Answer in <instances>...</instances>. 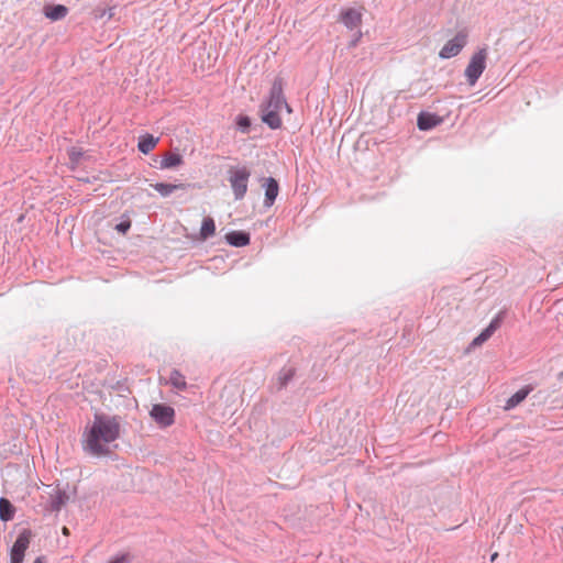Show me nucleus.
Returning a JSON list of instances; mask_svg holds the SVG:
<instances>
[{"mask_svg": "<svg viewBox=\"0 0 563 563\" xmlns=\"http://www.w3.org/2000/svg\"><path fill=\"white\" fill-rule=\"evenodd\" d=\"M121 417L103 412L93 415L92 423L82 434V449L91 456H107L111 454L109 444L120 438Z\"/></svg>", "mask_w": 563, "mask_h": 563, "instance_id": "nucleus-1", "label": "nucleus"}, {"mask_svg": "<svg viewBox=\"0 0 563 563\" xmlns=\"http://www.w3.org/2000/svg\"><path fill=\"white\" fill-rule=\"evenodd\" d=\"M284 107L291 112L283 96V80L277 78L272 85L268 100L261 106L262 121L273 130L279 129L283 123L279 112Z\"/></svg>", "mask_w": 563, "mask_h": 563, "instance_id": "nucleus-2", "label": "nucleus"}, {"mask_svg": "<svg viewBox=\"0 0 563 563\" xmlns=\"http://www.w3.org/2000/svg\"><path fill=\"white\" fill-rule=\"evenodd\" d=\"M487 48L475 52L465 68L464 75L470 86H474L486 68Z\"/></svg>", "mask_w": 563, "mask_h": 563, "instance_id": "nucleus-3", "label": "nucleus"}, {"mask_svg": "<svg viewBox=\"0 0 563 563\" xmlns=\"http://www.w3.org/2000/svg\"><path fill=\"white\" fill-rule=\"evenodd\" d=\"M228 173L229 183L235 199H242L247 191V183L251 176L250 170L246 167H231Z\"/></svg>", "mask_w": 563, "mask_h": 563, "instance_id": "nucleus-4", "label": "nucleus"}, {"mask_svg": "<svg viewBox=\"0 0 563 563\" xmlns=\"http://www.w3.org/2000/svg\"><path fill=\"white\" fill-rule=\"evenodd\" d=\"M32 531L23 529L10 549V563H23L25 552L30 547Z\"/></svg>", "mask_w": 563, "mask_h": 563, "instance_id": "nucleus-5", "label": "nucleus"}, {"mask_svg": "<svg viewBox=\"0 0 563 563\" xmlns=\"http://www.w3.org/2000/svg\"><path fill=\"white\" fill-rule=\"evenodd\" d=\"M175 409L166 404H154L150 417L161 427L167 428L175 422Z\"/></svg>", "mask_w": 563, "mask_h": 563, "instance_id": "nucleus-6", "label": "nucleus"}, {"mask_svg": "<svg viewBox=\"0 0 563 563\" xmlns=\"http://www.w3.org/2000/svg\"><path fill=\"white\" fill-rule=\"evenodd\" d=\"M467 44V33L459 32L453 38L449 40L439 52V56L449 59L457 56Z\"/></svg>", "mask_w": 563, "mask_h": 563, "instance_id": "nucleus-7", "label": "nucleus"}, {"mask_svg": "<svg viewBox=\"0 0 563 563\" xmlns=\"http://www.w3.org/2000/svg\"><path fill=\"white\" fill-rule=\"evenodd\" d=\"M340 21L350 30L356 29L362 24L363 12L354 8L344 9L340 14Z\"/></svg>", "mask_w": 563, "mask_h": 563, "instance_id": "nucleus-8", "label": "nucleus"}, {"mask_svg": "<svg viewBox=\"0 0 563 563\" xmlns=\"http://www.w3.org/2000/svg\"><path fill=\"white\" fill-rule=\"evenodd\" d=\"M534 389L532 385H526L518 391H516L511 397L508 398L505 405L506 410H510L516 408L518 405H520L528 395Z\"/></svg>", "mask_w": 563, "mask_h": 563, "instance_id": "nucleus-9", "label": "nucleus"}, {"mask_svg": "<svg viewBox=\"0 0 563 563\" xmlns=\"http://www.w3.org/2000/svg\"><path fill=\"white\" fill-rule=\"evenodd\" d=\"M69 500V495L64 489L57 488L54 495L49 497V510L53 512H58L60 509L66 506Z\"/></svg>", "mask_w": 563, "mask_h": 563, "instance_id": "nucleus-10", "label": "nucleus"}, {"mask_svg": "<svg viewBox=\"0 0 563 563\" xmlns=\"http://www.w3.org/2000/svg\"><path fill=\"white\" fill-rule=\"evenodd\" d=\"M265 205L272 206L278 196L279 186L275 178L268 177L265 179Z\"/></svg>", "mask_w": 563, "mask_h": 563, "instance_id": "nucleus-11", "label": "nucleus"}, {"mask_svg": "<svg viewBox=\"0 0 563 563\" xmlns=\"http://www.w3.org/2000/svg\"><path fill=\"white\" fill-rule=\"evenodd\" d=\"M441 122V119L432 113L421 112L418 115L417 125L420 130L427 131L437 126Z\"/></svg>", "mask_w": 563, "mask_h": 563, "instance_id": "nucleus-12", "label": "nucleus"}, {"mask_svg": "<svg viewBox=\"0 0 563 563\" xmlns=\"http://www.w3.org/2000/svg\"><path fill=\"white\" fill-rule=\"evenodd\" d=\"M296 374V368L290 365L284 366L277 375V383H276V389L282 390L284 389L288 383L294 378Z\"/></svg>", "mask_w": 563, "mask_h": 563, "instance_id": "nucleus-13", "label": "nucleus"}, {"mask_svg": "<svg viewBox=\"0 0 563 563\" xmlns=\"http://www.w3.org/2000/svg\"><path fill=\"white\" fill-rule=\"evenodd\" d=\"M225 240L232 246L242 247L250 243V235L242 231H232L225 235Z\"/></svg>", "mask_w": 563, "mask_h": 563, "instance_id": "nucleus-14", "label": "nucleus"}, {"mask_svg": "<svg viewBox=\"0 0 563 563\" xmlns=\"http://www.w3.org/2000/svg\"><path fill=\"white\" fill-rule=\"evenodd\" d=\"M68 13V9L63 4L46 5L44 8V14L52 21L64 19Z\"/></svg>", "mask_w": 563, "mask_h": 563, "instance_id": "nucleus-15", "label": "nucleus"}, {"mask_svg": "<svg viewBox=\"0 0 563 563\" xmlns=\"http://www.w3.org/2000/svg\"><path fill=\"white\" fill-rule=\"evenodd\" d=\"M158 141L159 139L152 134H144L139 140L137 148L141 153L148 154L156 147Z\"/></svg>", "mask_w": 563, "mask_h": 563, "instance_id": "nucleus-16", "label": "nucleus"}, {"mask_svg": "<svg viewBox=\"0 0 563 563\" xmlns=\"http://www.w3.org/2000/svg\"><path fill=\"white\" fill-rule=\"evenodd\" d=\"M15 515V507L5 497L0 498V519L3 522L11 521Z\"/></svg>", "mask_w": 563, "mask_h": 563, "instance_id": "nucleus-17", "label": "nucleus"}, {"mask_svg": "<svg viewBox=\"0 0 563 563\" xmlns=\"http://www.w3.org/2000/svg\"><path fill=\"white\" fill-rule=\"evenodd\" d=\"M216 234V223L211 217H206L202 220L199 231V240L206 241Z\"/></svg>", "mask_w": 563, "mask_h": 563, "instance_id": "nucleus-18", "label": "nucleus"}, {"mask_svg": "<svg viewBox=\"0 0 563 563\" xmlns=\"http://www.w3.org/2000/svg\"><path fill=\"white\" fill-rule=\"evenodd\" d=\"M168 383L178 390H185L187 388V383L185 376L178 369H172L169 374Z\"/></svg>", "mask_w": 563, "mask_h": 563, "instance_id": "nucleus-19", "label": "nucleus"}, {"mask_svg": "<svg viewBox=\"0 0 563 563\" xmlns=\"http://www.w3.org/2000/svg\"><path fill=\"white\" fill-rule=\"evenodd\" d=\"M183 164V157L179 154L168 153L161 162L162 168H173Z\"/></svg>", "mask_w": 563, "mask_h": 563, "instance_id": "nucleus-20", "label": "nucleus"}, {"mask_svg": "<svg viewBox=\"0 0 563 563\" xmlns=\"http://www.w3.org/2000/svg\"><path fill=\"white\" fill-rule=\"evenodd\" d=\"M152 187L163 197L169 196L172 192H174L177 189H183L184 185H172V184H164V183H157L152 185Z\"/></svg>", "mask_w": 563, "mask_h": 563, "instance_id": "nucleus-21", "label": "nucleus"}, {"mask_svg": "<svg viewBox=\"0 0 563 563\" xmlns=\"http://www.w3.org/2000/svg\"><path fill=\"white\" fill-rule=\"evenodd\" d=\"M496 325L490 323L478 336L473 340L472 346L478 347L483 342L489 339V336L495 331Z\"/></svg>", "mask_w": 563, "mask_h": 563, "instance_id": "nucleus-22", "label": "nucleus"}, {"mask_svg": "<svg viewBox=\"0 0 563 563\" xmlns=\"http://www.w3.org/2000/svg\"><path fill=\"white\" fill-rule=\"evenodd\" d=\"M236 126L243 132H249V129L251 126V120L247 115L240 114L236 118Z\"/></svg>", "mask_w": 563, "mask_h": 563, "instance_id": "nucleus-23", "label": "nucleus"}, {"mask_svg": "<svg viewBox=\"0 0 563 563\" xmlns=\"http://www.w3.org/2000/svg\"><path fill=\"white\" fill-rule=\"evenodd\" d=\"M68 156L74 165H77L84 156V152L79 147H71L68 150Z\"/></svg>", "mask_w": 563, "mask_h": 563, "instance_id": "nucleus-24", "label": "nucleus"}, {"mask_svg": "<svg viewBox=\"0 0 563 563\" xmlns=\"http://www.w3.org/2000/svg\"><path fill=\"white\" fill-rule=\"evenodd\" d=\"M131 555L129 553H124V554H121V555H117L114 558H112L109 563H131Z\"/></svg>", "mask_w": 563, "mask_h": 563, "instance_id": "nucleus-25", "label": "nucleus"}, {"mask_svg": "<svg viewBox=\"0 0 563 563\" xmlns=\"http://www.w3.org/2000/svg\"><path fill=\"white\" fill-rule=\"evenodd\" d=\"M130 228H131V221L129 219H126L115 225V230L122 234H125Z\"/></svg>", "mask_w": 563, "mask_h": 563, "instance_id": "nucleus-26", "label": "nucleus"}, {"mask_svg": "<svg viewBox=\"0 0 563 563\" xmlns=\"http://www.w3.org/2000/svg\"><path fill=\"white\" fill-rule=\"evenodd\" d=\"M361 36H362V33L360 32V33H358V36H357L355 40H353V42H351L350 46H351V47L356 46V44H357V42L360 41Z\"/></svg>", "mask_w": 563, "mask_h": 563, "instance_id": "nucleus-27", "label": "nucleus"}, {"mask_svg": "<svg viewBox=\"0 0 563 563\" xmlns=\"http://www.w3.org/2000/svg\"><path fill=\"white\" fill-rule=\"evenodd\" d=\"M33 563H45V558L44 556H38L34 560Z\"/></svg>", "mask_w": 563, "mask_h": 563, "instance_id": "nucleus-28", "label": "nucleus"}, {"mask_svg": "<svg viewBox=\"0 0 563 563\" xmlns=\"http://www.w3.org/2000/svg\"><path fill=\"white\" fill-rule=\"evenodd\" d=\"M107 15H109V18H112V15H113L112 9H110L109 12H107Z\"/></svg>", "mask_w": 563, "mask_h": 563, "instance_id": "nucleus-29", "label": "nucleus"}, {"mask_svg": "<svg viewBox=\"0 0 563 563\" xmlns=\"http://www.w3.org/2000/svg\"><path fill=\"white\" fill-rule=\"evenodd\" d=\"M107 15H109V18H112V15H113L112 9H110L109 12H107Z\"/></svg>", "mask_w": 563, "mask_h": 563, "instance_id": "nucleus-30", "label": "nucleus"}, {"mask_svg": "<svg viewBox=\"0 0 563 563\" xmlns=\"http://www.w3.org/2000/svg\"><path fill=\"white\" fill-rule=\"evenodd\" d=\"M63 533L68 534V529L66 527L63 528Z\"/></svg>", "mask_w": 563, "mask_h": 563, "instance_id": "nucleus-31", "label": "nucleus"}, {"mask_svg": "<svg viewBox=\"0 0 563 563\" xmlns=\"http://www.w3.org/2000/svg\"><path fill=\"white\" fill-rule=\"evenodd\" d=\"M497 555H498L497 553H494V554L492 555L490 560H492V561H494V560L497 558Z\"/></svg>", "mask_w": 563, "mask_h": 563, "instance_id": "nucleus-32", "label": "nucleus"}, {"mask_svg": "<svg viewBox=\"0 0 563 563\" xmlns=\"http://www.w3.org/2000/svg\"><path fill=\"white\" fill-rule=\"evenodd\" d=\"M559 378L563 379V371L559 374Z\"/></svg>", "mask_w": 563, "mask_h": 563, "instance_id": "nucleus-33", "label": "nucleus"}]
</instances>
